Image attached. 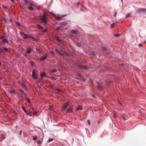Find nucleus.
Wrapping results in <instances>:
<instances>
[{"label":"nucleus","instance_id":"obj_7","mask_svg":"<svg viewBox=\"0 0 146 146\" xmlns=\"http://www.w3.org/2000/svg\"><path fill=\"white\" fill-rule=\"evenodd\" d=\"M20 34L23 38L24 39H26L29 37V36H28L27 34H25L23 32H20Z\"/></svg>","mask_w":146,"mask_h":146},{"label":"nucleus","instance_id":"obj_53","mask_svg":"<svg viewBox=\"0 0 146 146\" xmlns=\"http://www.w3.org/2000/svg\"><path fill=\"white\" fill-rule=\"evenodd\" d=\"M79 4V1H78L77 2V3H76V5H78V4Z\"/></svg>","mask_w":146,"mask_h":146},{"label":"nucleus","instance_id":"obj_24","mask_svg":"<svg viewBox=\"0 0 146 146\" xmlns=\"http://www.w3.org/2000/svg\"><path fill=\"white\" fill-rule=\"evenodd\" d=\"M57 70L56 69H52V70L50 71V73H54L56 72Z\"/></svg>","mask_w":146,"mask_h":146},{"label":"nucleus","instance_id":"obj_62","mask_svg":"<svg viewBox=\"0 0 146 146\" xmlns=\"http://www.w3.org/2000/svg\"><path fill=\"white\" fill-rule=\"evenodd\" d=\"M38 9L39 10H40V9L39 8H38Z\"/></svg>","mask_w":146,"mask_h":146},{"label":"nucleus","instance_id":"obj_57","mask_svg":"<svg viewBox=\"0 0 146 146\" xmlns=\"http://www.w3.org/2000/svg\"><path fill=\"white\" fill-rule=\"evenodd\" d=\"M24 56L25 57H27V55L26 54H25L24 55Z\"/></svg>","mask_w":146,"mask_h":146},{"label":"nucleus","instance_id":"obj_30","mask_svg":"<svg viewBox=\"0 0 146 146\" xmlns=\"http://www.w3.org/2000/svg\"><path fill=\"white\" fill-rule=\"evenodd\" d=\"M4 9H6L8 10V7L7 6H5L4 5H2Z\"/></svg>","mask_w":146,"mask_h":146},{"label":"nucleus","instance_id":"obj_11","mask_svg":"<svg viewBox=\"0 0 146 146\" xmlns=\"http://www.w3.org/2000/svg\"><path fill=\"white\" fill-rule=\"evenodd\" d=\"M46 73L44 72H40V75L41 78H42L46 77Z\"/></svg>","mask_w":146,"mask_h":146},{"label":"nucleus","instance_id":"obj_25","mask_svg":"<svg viewBox=\"0 0 146 146\" xmlns=\"http://www.w3.org/2000/svg\"><path fill=\"white\" fill-rule=\"evenodd\" d=\"M48 29L46 28H45V29H44L43 28V29H42V31L43 32H46L48 31Z\"/></svg>","mask_w":146,"mask_h":146},{"label":"nucleus","instance_id":"obj_44","mask_svg":"<svg viewBox=\"0 0 146 146\" xmlns=\"http://www.w3.org/2000/svg\"><path fill=\"white\" fill-rule=\"evenodd\" d=\"M138 46L139 47H141L142 46V44H138Z\"/></svg>","mask_w":146,"mask_h":146},{"label":"nucleus","instance_id":"obj_47","mask_svg":"<svg viewBox=\"0 0 146 146\" xmlns=\"http://www.w3.org/2000/svg\"><path fill=\"white\" fill-rule=\"evenodd\" d=\"M3 20L4 21H5L6 22V21H7L6 19L5 18H3Z\"/></svg>","mask_w":146,"mask_h":146},{"label":"nucleus","instance_id":"obj_27","mask_svg":"<svg viewBox=\"0 0 146 146\" xmlns=\"http://www.w3.org/2000/svg\"><path fill=\"white\" fill-rule=\"evenodd\" d=\"M22 109L25 112L27 111V110L26 109V108H25L24 106H22Z\"/></svg>","mask_w":146,"mask_h":146},{"label":"nucleus","instance_id":"obj_46","mask_svg":"<svg viewBox=\"0 0 146 146\" xmlns=\"http://www.w3.org/2000/svg\"><path fill=\"white\" fill-rule=\"evenodd\" d=\"M102 49L104 51H105L106 50V48L104 47H102Z\"/></svg>","mask_w":146,"mask_h":146},{"label":"nucleus","instance_id":"obj_59","mask_svg":"<svg viewBox=\"0 0 146 146\" xmlns=\"http://www.w3.org/2000/svg\"><path fill=\"white\" fill-rule=\"evenodd\" d=\"M21 133H22V131H20V134L21 135Z\"/></svg>","mask_w":146,"mask_h":146},{"label":"nucleus","instance_id":"obj_14","mask_svg":"<svg viewBox=\"0 0 146 146\" xmlns=\"http://www.w3.org/2000/svg\"><path fill=\"white\" fill-rule=\"evenodd\" d=\"M2 41L3 42L4 44H5V43L9 44V42L8 40L7 39H3L2 40Z\"/></svg>","mask_w":146,"mask_h":146},{"label":"nucleus","instance_id":"obj_40","mask_svg":"<svg viewBox=\"0 0 146 146\" xmlns=\"http://www.w3.org/2000/svg\"><path fill=\"white\" fill-rule=\"evenodd\" d=\"M37 143L40 144L41 143V141L40 140L38 141L37 142Z\"/></svg>","mask_w":146,"mask_h":146},{"label":"nucleus","instance_id":"obj_50","mask_svg":"<svg viewBox=\"0 0 146 146\" xmlns=\"http://www.w3.org/2000/svg\"><path fill=\"white\" fill-rule=\"evenodd\" d=\"M17 25H18L19 26H20V25L19 23V22H17Z\"/></svg>","mask_w":146,"mask_h":146},{"label":"nucleus","instance_id":"obj_22","mask_svg":"<svg viewBox=\"0 0 146 146\" xmlns=\"http://www.w3.org/2000/svg\"><path fill=\"white\" fill-rule=\"evenodd\" d=\"M25 99L27 100L29 104H31V102L29 99L27 98L26 97H25Z\"/></svg>","mask_w":146,"mask_h":146},{"label":"nucleus","instance_id":"obj_33","mask_svg":"<svg viewBox=\"0 0 146 146\" xmlns=\"http://www.w3.org/2000/svg\"><path fill=\"white\" fill-rule=\"evenodd\" d=\"M37 139V136H33V139L34 140H36Z\"/></svg>","mask_w":146,"mask_h":146},{"label":"nucleus","instance_id":"obj_34","mask_svg":"<svg viewBox=\"0 0 146 146\" xmlns=\"http://www.w3.org/2000/svg\"><path fill=\"white\" fill-rule=\"evenodd\" d=\"M3 50H3V48L2 49L0 48V53L2 52L3 53H4Z\"/></svg>","mask_w":146,"mask_h":146},{"label":"nucleus","instance_id":"obj_19","mask_svg":"<svg viewBox=\"0 0 146 146\" xmlns=\"http://www.w3.org/2000/svg\"><path fill=\"white\" fill-rule=\"evenodd\" d=\"M36 27L39 29L42 30L43 29V27L39 24H37L36 25Z\"/></svg>","mask_w":146,"mask_h":146},{"label":"nucleus","instance_id":"obj_52","mask_svg":"<svg viewBox=\"0 0 146 146\" xmlns=\"http://www.w3.org/2000/svg\"><path fill=\"white\" fill-rule=\"evenodd\" d=\"M56 52L58 53V54H59L60 52L58 50H56Z\"/></svg>","mask_w":146,"mask_h":146},{"label":"nucleus","instance_id":"obj_55","mask_svg":"<svg viewBox=\"0 0 146 146\" xmlns=\"http://www.w3.org/2000/svg\"><path fill=\"white\" fill-rule=\"evenodd\" d=\"M15 0H11V1L12 2H13Z\"/></svg>","mask_w":146,"mask_h":146},{"label":"nucleus","instance_id":"obj_5","mask_svg":"<svg viewBox=\"0 0 146 146\" xmlns=\"http://www.w3.org/2000/svg\"><path fill=\"white\" fill-rule=\"evenodd\" d=\"M77 33V31L76 30H72L70 33V35L72 37H75Z\"/></svg>","mask_w":146,"mask_h":146},{"label":"nucleus","instance_id":"obj_12","mask_svg":"<svg viewBox=\"0 0 146 146\" xmlns=\"http://www.w3.org/2000/svg\"><path fill=\"white\" fill-rule=\"evenodd\" d=\"M27 7L29 10L31 11H33L36 9V8H33L31 6H28Z\"/></svg>","mask_w":146,"mask_h":146},{"label":"nucleus","instance_id":"obj_41","mask_svg":"<svg viewBox=\"0 0 146 146\" xmlns=\"http://www.w3.org/2000/svg\"><path fill=\"white\" fill-rule=\"evenodd\" d=\"M43 79V78H41V79H39L38 80V82H40Z\"/></svg>","mask_w":146,"mask_h":146},{"label":"nucleus","instance_id":"obj_35","mask_svg":"<svg viewBox=\"0 0 146 146\" xmlns=\"http://www.w3.org/2000/svg\"><path fill=\"white\" fill-rule=\"evenodd\" d=\"M19 90L20 92L22 94H23L24 92L21 89H20Z\"/></svg>","mask_w":146,"mask_h":146},{"label":"nucleus","instance_id":"obj_20","mask_svg":"<svg viewBox=\"0 0 146 146\" xmlns=\"http://www.w3.org/2000/svg\"><path fill=\"white\" fill-rule=\"evenodd\" d=\"M25 113L27 115L32 116V114L30 111H27Z\"/></svg>","mask_w":146,"mask_h":146},{"label":"nucleus","instance_id":"obj_56","mask_svg":"<svg viewBox=\"0 0 146 146\" xmlns=\"http://www.w3.org/2000/svg\"><path fill=\"white\" fill-rule=\"evenodd\" d=\"M78 76H81L80 74H78Z\"/></svg>","mask_w":146,"mask_h":146},{"label":"nucleus","instance_id":"obj_61","mask_svg":"<svg viewBox=\"0 0 146 146\" xmlns=\"http://www.w3.org/2000/svg\"><path fill=\"white\" fill-rule=\"evenodd\" d=\"M1 62L0 61V66L1 65Z\"/></svg>","mask_w":146,"mask_h":146},{"label":"nucleus","instance_id":"obj_64","mask_svg":"<svg viewBox=\"0 0 146 146\" xmlns=\"http://www.w3.org/2000/svg\"><path fill=\"white\" fill-rule=\"evenodd\" d=\"M35 39V40H36V39H35V38H34Z\"/></svg>","mask_w":146,"mask_h":146},{"label":"nucleus","instance_id":"obj_18","mask_svg":"<svg viewBox=\"0 0 146 146\" xmlns=\"http://www.w3.org/2000/svg\"><path fill=\"white\" fill-rule=\"evenodd\" d=\"M122 117L123 119L125 120H127L128 118V117L126 116L125 115V114L122 115Z\"/></svg>","mask_w":146,"mask_h":146},{"label":"nucleus","instance_id":"obj_42","mask_svg":"<svg viewBox=\"0 0 146 146\" xmlns=\"http://www.w3.org/2000/svg\"><path fill=\"white\" fill-rule=\"evenodd\" d=\"M120 35V34H117L115 35V36L117 37H118Z\"/></svg>","mask_w":146,"mask_h":146},{"label":"nucleus","instance_id":"obj_6","mask_svg":"<svg viewBox=\"0 0 146 146\" xmlns=\"http://www.w3.org/2000/svg\"><path fill=\"white\" fill-rule=\"evenodd\" d=\"M146 9L144 8H140L138 9L136 11V13L139 14L143 12H145Z\"/></svg>","mask_w":146,"mask_h":146},{"label":"nucleus","instance_id":"obj_3","mask_svg":"<svg viewBox=\"0 0 146 146\" xmlns=\"http://www.w3.org/2000/svg\"><path fill=\"white\" fill-rule=\"evenodd\" d=\"M70 106L69 105V103L68 102H66L64 103L62 106V110H67Z\"/></svg>","mask_w":146,"mask_h":146},{"label":"nucleus","instance_id":"obj_10","mask_svg":"<svg viewBox=\"0 0 146 146\" xmlns=\"http://www.w3.org/2000/svg\"><path fill=\"white\" fill-rule=\"evenodd\" d=\"M3 49L4 51V53L5 52H8V53L9 52V48L5 47H3Z\"/></svg>","mask_w":146,"mask_h":146},{"label":"nucleus","instance_id":"obj_60","mask_svg":"<svg viewBox=\"0 0 146 146\" xmlns=\"http://www.w3.org/2000/svg\"><path fill=\"white\" fill-rule=\"evenodd\" d=\"M116 14H117V13H115V16L116 15Z\"/></svg>","mask_w":146,"mask_h":146},{"label":"nucleus","instance_id":"obj_39","mask_svg":"<svg viewBox=\"0 0 146 146\" xmlns=\"http://www.w3.org/2000/svg\"><path fill=\"white\" fill-rule=\"evenodd\" d=\"M5 38V36H1L0 37L1 39L2 40H3V39H4L3 38Z\"/></svg>","mask_w":146,"mask_h":146},{"label":"nucleus","instance_id":"obj_29","mask_svg":"<svg viewBox=\"0 0 146 146\" xmlns=\"http://www.w3.org/2000/svg\"><path fill=\"white\" fill-rule=\"evenodd\" d=\"M9 92L10 93H15V91L13 90H9Z\"/></svg>","mask_w":146,"mask_h":146},{"label":"nucleus","instance_id":"obj_37","mask_svg":"<svg viewBox=\"0 0 146 146\" xmlns=\"http://www.w3.org/2000/svg\"><path fill=\"white\" fill-rule=\"evenodd\" d=\"M24 2L27 4H28V1L27 0H23Z\"/></svg>","mask_w":146,"mask_h":146},{"label":"nucleus","instance_id":"obj_43","mask_svg":"<svg viewBox=\"0 0 146 146\" xmlns=\"http://www.w3.org/2000/svg\"><path fill=\"white\" fill-rule=\"evenodd\" d=\"M18 94H19V95H20V96H19L21 98H23V96L22 95H21L19 93H18Z\"/></svg>","mask_w":146,"mask_h":146},{"label":"nucleus","instance_id":"obj_54","mask_svg":"<svg viewBox=\"0 0 146 146\" xmlns=\"http://www.w3.org/2000/svg\"><path fill=\"white\" fill-rule=\"evenodd\" d=\"M52 107H53V106H50V108L51 109L52 108Z\"/></svg>","mask_w":146,"mask_h":146},{"label":"nucleus","instance_id":"obj_1","mask_svg":"<svg viewBox=\"0 0 146 146\" xmlns=\"http://www.w3.org/2000/svg\"><path fill=\"white\" fill-rule=\"evenodd\" d=\"M47 18L46 17H44V16H42L40 18L41 21V23H43L44 25H46L47 23Z\"/></svg>","mask_w":146,"mask_h":146},{"label":"nucleus","instance_id":"obj_63","mask_svg":"<svg viewBox=\"0 0 146 146\" xmlns=\"http://www.w3.org/2000/svg\"><path fill=\"white\" fill-rule=\"evenodd\" d=\"M81 10H82V11H83V9H81Z\"/></svg>","mask_w":146,"mask_h":146},{"label":"nucleus","instance_id":"obj_36","mask_svg":"<svg viewBox=\"0 0 146 146\" xmlns=\"http://www.w3.org/2000/svg\"><path fill=\"white\" fill-rule=\"evenodd\" d=\"M81 68H82L86 69L87 68V67L85 66H82Z\"/></svg>","mask_w":146,"mask_h":146},{"label":"nucleus","instance_id":"obj_16","mask_svg":"<svg viewBox=\"0 0 146 146\" xmlns=\"http://www.w3.org/2000/svg\"><path fill=\"white\" fill-rule=\"evenodd\" d=\"M52 15L56 19H57L58 20L61 19V17H59L57 15H56L54 14L53 13Z\"/></svg>","mask_w":146,"mask_h":146},{"label":"nucleus","instance_id":"obj_8","mask_svg":"<svg viewBox=\"0 0 146 146\" xmlns=\"http://www.w3.org/2000/svg\"><path fill=\"white\" fill-rule=\"evenodd\" d=\"M73 110V106H70L68 108L67 110H66V112L68 113H72Z\"/></svg>","mask_w":146,"mask_h":146},{"label":"nucleus","instance_id":"obj_45","mask_svg":"<svg viewBox=\"0 0 146 146\" xmlns=\"http://www.w3.org/2000/svg\"><path fill=\"white\" fill-rule=\"evenodd\" d=\"M87 122H88V124L89 125H90V121L89 120H87Z\"/></svg>","mask_w":146,"mask_h":146},{"label":"nucleus","instance_id":"obj_13","mask_svg":"<svg viewBox=\"0 0 146 146\" xmlns=\"http://www.w3.org/2000/svg\"><path fill=\"white\" fill-rule=\"evenodd\" d=\"M47 56L45 55H43L40 58V60L42 61H44V60L46 58Z\"/></svg>","mask_w":146,"mask_h":146},{"label":"nucleus","instance_id":"obj_9","mask_svg":"<svg viewBox=\"0 0 146 146\" xmlns=\"http://www.w3.org/2000/svg\"><path fill=\"white\" fill-rule=\"evenodd\" d=\"M32 51V49L30 48H27L25 52L27 54H29L31 53Z\"/></svg>","mask_w":146,"mask_h":146},{"label":"nucleus","instance_id":"obj_2","mask_svg":"<svg viewBox=\"0 0 146 146\" xmlns=\"http://www.w3.org/2000/svg\"><path fill=\"white\" fill-rule=\"evenodd\" d=\"M32 72V77L34 79L37 80L38 78V77L37 75V71L35 69H33V70Z\"/></svg>","mask_w":146,"mask_h":146},{"label":"nucleus","instance_id":"obj_31","mask_svg":"<svg viewBox=\"0 0 146 146\" xmlns=\"http://www.w3.org/2000/svg\"><path fill=\"white\" fill-rule=\"evenodd\" d=\"M53 140V139L52 138H50L48 141V142H51Z\"/></svg>","mask_w":146,"mask_h":146},{"label":"nucleus","instance_id":"obj_23","mask_svg":"<svg viewBox=\"0 0 146 146\" xmlns=\"http://www.w3.org/2000/svg\"><path fill=\"white\" fill-rule=\"evenodd\" d=\"M62 27V26H59L56 29V30L58 31L59 30H60Z\"/></svg>","mask_w":146,"mask_h":146},{"label":"nucleus","instance_id":"obj_26","mask_svg":"<svg viewBox=\"0 0 146 146\" xmlns=\"http://www.w3.org/2000/svg\"><path fill=\"white\" fill-rule=\"evenodd\" d=\"M131 13H130L127 14V15H126L125 17L126 18H128L129 17H131Z\"/></svg>","mask_w":146,"mask_h":146},{"label":"nucleus","instance_id":"obj_48","mask_svg":"<svg viewBox=\"0 0 146 146\" xmlns=\"http://www.w3.org/2000/svg\"><path fill=\"white\" fill-rule=\"evenodd\" d=\"M60 56H63V53H61L60 52V53L59 54Z\"/></svg>","mask_w":146,"mask_h":146},{"label":"nucleus","instance_id":"obj_4","mask_svg":"<svg viewBox=\"0 0 146 146\" xmlns=\"http://www.w3.org/2000/svg\"><path fill=\"white\" fill-rule=\"evenodd\" d=\"M96 87L100 90H102L103 88V85L102 84L98 82L96 84Z\"/></svg>","mask_w":146,"mask_h":146},{"label":"nucleus","instance_id":"obj_32","mask_svg":"<svg viewBox=\"0 0 146 146\" xmlns=\"http://www.w3.org/2000/svg\"><path fill=\"white\" fill-rule=\"evenodd\" d=\"M114 24L112 23L110 27L111 28H112L114 27Z\"/></svg>","mask_w":146,"mask_h":146},{"label":"nucleus","instance_id":"obj_21","mask_svg":"<svg viewBox=\"0 0 146 146\" xmlns=\"http://www.w3.org/2000/svg\"><path fill=\"white\" fill-rule=\"evenodd\" d=\"M76 110H82V106H79L78 107L76 108Z\"/></svg>","mask_w":146,"mask_h":146},{"label":"nucleus","instance_id":"obj_17","mask_svg":"<svg viewBox=\"0 0 146 146\" xmlns=\"http://www.w3.org/2000/svg\"><path fill=\"white\" fill-rule=\"evenodd\" d=\"M54 38L58 42H60L61 41V40L58 36H55Z\"/></svg>","mask_w":146,"mask_h":146},{"label":"nucleus","instance_id":"obj_58","mask_svg":"<svg viewBox=\"0 0 146 146\" xmlns=\"http://www.w3.org/2000/svg\"><path fill=\"white\" fill-rule=\"evenodd\" d=\"M92 97L94 98H95L96 96H95L93 95Z\"/></svg>","mask_w":146,"mask_h":146},{"label":"nucleus","instance_id":"obj_28","mask_svg":"<svg viewBox=\"0 0 146 146\" xmlns=\"http://www.w3.org/2000/svg\"><path fill=\"white\" fill-rule=\"evenodd\" d=\"M29 63L32 66H33L34 65V62L33 61H30L29 62Z\"/></svg>","mask_w":146,"mask_h":146},{"label":"nucleus","instance_id":"obj_38","mask_svg":"<svg viewBox=\"0 0 146 146\" xmlns=\"http://www.w3.org/2000/svg\"><path fill=\"white\" fill-rule=\"evenodd\" d=\"M47 15V13H44L42 16H44V17H46Z\"/></svg>","mask_w":146,"mask_h":146},{"label":"nucleus","instance_id":"obj_15","mask_svg":"<svg viewBox=\"0 0 146 146\" xmlns=\"http://www.w3.org/2000/svg\"><path fill=\"white\" fill-rule=\"evenodd\" d=\"M68 24V23L65 22H62L60 23V24L62 25V27L63 26H66Z\"/></svg>","mask_w":146,"mask_h":146},{"label":"nucleus","instance_id":"obj_49","mask_svg":"<svg viewBox=\"0 0 146 146\" xmlns=\"http://www.w3.org/2000/svg\"><path fill=\"white\" fill-rule=\"evenodd\" d=\"M23 94L25 96H27V94L25 92Z\"/></svg>","mask_w":146,"mask_h":146},{"label":"nucleus","instance_id":"obj_51","mask_svg":"<svg viewBox=\"0 0 146 146\" xmlns=\"http://www.w3.org/2000/svg\"><path fill=\"white\" fill-rule=\"evenodd\" d=\"M37 112H34V114H34V115H36L37 114Z\"/></svg>","mask_w":146,"mask_h":146}]
</instances>
